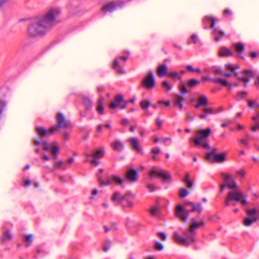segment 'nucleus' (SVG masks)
Here are the masks:
<instances>
[{
	"label": "nucleus",
	"instance_id": "nucleus-11",
	"mask_svg": "<svg viewBox=\"0 0 259 259\" xmlns=\"http://www.w3.org/2000/svg\"><path fill=\"white\" fill-rule=\"evenodd\" d=\"M217 149H212L211 152L205 155V160L210 163H222L224 162L226 159V154L225 153L217 154Z\"/></svg>",
	"mask_w": 259,
	"mask_h": 259
},
{
	"label": "nucleus",
	"instance_id": "nucleus-39",
	"mask_svg": "<svg viewBox=\"0 0 259 259\" xmlns=\"http://www.w3.org/2000/svg\"><path fill=\"white\" fill-rule=\"evenodd\" d=\"M112 146L114 150L120 151L123 147V145L119 141H116L113 144Z\"/></svg>",
	"mask_w": 259,
	"mask_h": 259
},
{
	"label": "nucleus",
	"instance_id": "nucleus-43",
	"mask_svg": "<svg viewBox=\"0 0 259 259\" xmlns=\"http://www.w3.org/2000/svg\"><path fill=\"white\" fill-rule=\"evenodd\" d=\"M56 168L64 170L66 168V164L62 161H58L56 163Z\"/></svg>",
	"mask_w": 259,
	"mask_h": 259
},
{
	"label": "nucleus",
	"instance_id": "nucleus-27",
	"mask_svg": "<svg viewBox=\"0 0 259 259\" xmlns=\"http://www.w3.org/2000/svg\"><path fill=\"white\" fill-rule=\"evenodd\" d=\"M12 236L10 234V230H7L0 237L1 244H5L7 242L12 240Z\"/></svg>",
	"mask_w": 259,
	"mask_h": 259
},
{
	"label": "nucleus",
	"instance_id": "nucleus-50",
	"mask_svg": "<svg viewBox=\"0 0 259 259\" xmlns=\"http://www.w3.org/2000/svg\"><path fill=\"white\" fill-rule=\"evenodd\" d=\"M159 212V208L156 206H152L150 210V212L152 215H156Z\"/></svg>",
	"mask_w": 259,
	"mask_h": 259
},
{
	"label": "nucleus",
	"instance_id": "nucleus-30",
	"mask_svg": "<svg viewBox=\"0 0 259 259\" xmlns=\"http://www.w3.org/2000/svg\"><path fill=\"white\" fill-rule=\"evenodd\" d=\"M104 100V97H100L98 100L96 110L98 113L100 114H102L104 113V107L103 106V103Z\"/></svg>",
	"mask_w": 259,
	"mask_h": 259
},
{
	"label": "nucleus",
	"instance_id": "nucleus-35",
	"mask_svg": "<svg viewBox=\"0 0 259 259\" xmlns=\"http://www.w3.org/2000/svg\"><path fill=\"white\" fill-rule=\"evenodd\" d=\"M33 143H34V145L35 146L41 144L42 145V149L45 151H49V150L50 147L49 146L48 144L47 143V142L46 141H45L43 140H41V141L35 140L34 141Z\"/></svg>",
	"mask_w": 259,
	"mask_h": 259
},
{
	"label": "nucleus",
	"instance_id": "nucleus-33",
	"mask_svg": "<svg viewBox=\"0 0 259 259\" xmlns=\"http://www.w3.org/2000/svg\"><path fill=\"white\" fill-rule=\"evenodd\" d=\"M183 181L186 184L188 188H191L193 186V182L190 180V176L188 172L185 173V176L183 179Z\"/></svg>",
	"mask_w": 259,
	"mask_h": 259
},
{
	"label": "nucleus",
	"instance_id": "nucleus-42",
	"mask_svg": "<svg viewBox=\"0 0 259 259\" xmlns=\"http://www.w3.org/2000/svg\"><path fill=\"white\" fill-rule=\"evenodd\" d=\"M50 147L49 150L51 154H58L59 153V148L58 146L52 144H48Z\"/></svg>",
	"mask_w": 259,
	"mask_h": 259
},
{
	"label": "nucleus",
	"instance_id": "nucleus-40",
	"mask_svg": "<svg viewBox=\"0 0 259 259\" xmlns=\"http://www.w3.org/2000/svg\"><path fill=\"white\" fill-rule=\"evenodd\" d=\"M32 239L33 236L31 234L26 236L24 241L25 242V246L26 247H28L32 245Z\"/></svg>",
	"mask_w": 259,
	"mask_h": 259
},
{
	"label": "nucleus",
	"instance_id": "nucleus-28",
	"mask_svg": "<svg viewBox=\"0 0 259 259\" xmlns=\"http://www.w3.org/2000/svg\"><path fill=\"white\" fill-rule=\"evenodd\" d=\"M167 67L165 64H162L157 68V75L159 77H162L165 75H167Z\"/></svg>",
	"mask_w": 259,
	"mask_h": 259
},
{
	"label": "nucleus",
	"instance_id": "nucleus-53",
	"mask_svg": "<svg viewBox=\"0 0 259 259\" xmlns=\"http://www.w3.org/2000/svg\"><path fill=\"white\" fill-rule=\"evenodd\" d=\"M157 235L162 241H165L166 239V235L164 233L158 232Z\"/></svg>",
	"mask_w": 259,
	"mask_h": 259
},
{
	"label": "nucleus",
	"instance_id": "nucleus-4",
	"mask_svg": "<svg viewBox=\"0 0 259 259\" xmlns=\"http://www.w3.org/2000/svg\"><path fill=\"white\" fill-rule=\"evenodd\" d=\"M208 101L207 97L204 95H200L196 103L194 105V107L196 109H199L203 107L201 109L202 113L198 115L201 119H204L208 115L214 114L220 112L222 110V107H220L217 109H214L210 107H207Z\"/></svg>",
	"mask_w": 259,
	"mask_h": 259
},
{
	"label": "nucleus",
	"instance_id": "nucleus-31",
	"mask_svg": "<svg viewBox=\"0 0 259 259\" xmlns=\"http://www.w3.org/2000/svg\"><path fill=\"white\" fill-rule=\"evenodd\" d=\"M83 103L84 105L85 109L89 111L92 109L93 107L92 101L87 97H84L82 99Z\"/></svg>",
	"mask_w": 259,
	"mask_h": 259
},
{
	"label": "nucleus",
	"instance_id": "nucleus-61",
	"mask_svg": "<svg viewBox=\"0 0 259 259\" xmlns=\"http://www.w3.org/2000/svg\"><path fill=\"white\" fill-rule=\"evenodd\" d=\"M62 138L65 141H66V140H68L69 138V133H68L67 132H65L63 134V136H62Z\"/></svg>",
	"mask_w": 259,
	"mask_h": 259
},
{
	"label": "nucleus",
	"instance_id": "nucleus-9",
	"mask_svg": "<svg viewBox=\"0 0 259 259\" xmlns=\"http://www.w3.org/2000/svg\"><path fill=\"white\" fill-rule=\"evenodd\" d=\"M149 175L150 179H152L154 176L161 178L163 183H169L171 182V176L169 172L157 167H153L149 172Z\"/></svg>",
	"mask_w": 259,
	"mask_h": 259
},
{
	"label": "nucleus",
	"instance_id": "nucleus-5",
	"mask_svg": "<svg viewBox=\"0 0 259 259\" xmlns=\"http://www.w3.org/2000/svg\"><path fill=\"white\" fill-rule=\"evenodd\" d=\"M112 200L116 203L117 205L122 207V209L126 211L127 208L133 207V198L130 192L122 194L120 192H115L111 197Z\"/></svg>",
	"mask_w": 259,
	"mask_h": 259
},
{
	"label": "nucleus",
	"instance_id": "nucleus-34",
	"mask_svg": "<svg viewBox=\"0 0 259 259\" xmlns=\"http://www.w3.org/2000/svg\"><path fill=\"white\" fill-rule=\"evenodd\" d=\"M175 98L174 105L179 106L180 109H182L183 107L182 101H185V99L179 95H176Z\"/></svg>",
	"mask_w": 259,
	"mask_h": 259
},
{
	"label": "nucleus",
	"instance_id": "nucleus-10",
	"mask_svg": "<svg viewBox=\"0 0 259 259\" xmlns=\"http://www.w3.org/2000/svg\"><path fill=\"white\" fill-rule=\"evenodd\" d=\"M84 155L87 158L84 162H90L94 166H97L99 164V161L97 159L104 156V151L103 149H100L96 150L95 153H93V151H91L89 153L85 152Z\"/></svg>",
	"mask_w": 259,
	"mask_h": 259
},
{
	"label": "nucleus",
	"instance_id": "nucleus-29",
	"mask_svg": "<svg viewBox=\"0 0 259 259\" xmlns=\"http://www.w3.org/2000/svg\"><path fill=\"white\" fill-rule=\"evenodd\" d=\"M234 48L236 52L238 53V56L243 59L244 57L242 56L241 53L244 51L245 48L244 45L241 42H237L234 45Z\"/></svg>",
	"mask_w": 259,
	"mask_h": 259
},
{
	"label": "nucleus",
	"instance_id": "nucleus-15",
	"mask_svg": "<svg viewBox=\"0 0 259 259\" xmlns=\"http://www.w3.org/2000/svg\"><path fill=\"white\" fill-rule=\"evenodd\" d=\"M141 85L147 90H151L155 87V79L152 71H149L147 75L144 77Z\"/></svg>",
	"mask_w": 259,
	"mask_h": 259
},
{
	"label": "nucleus",
	"instance_id": "nucleus-25",
	"mask_svg": "<svg viewBox=\"0 0 259 259\" xmlns=\"http://www.w3.org/2000/svg\"><path fill=\"white\" fill-rule=\"evenodd\" d=\"M129 141L134 150L138 153L143 154L142 150L139 146V142L137 138H131Z\"/></svg>",
	"mask_w": 259,
	"mask_h": 259
},
{
	"label": "nucleus",
	"instance_id": "nucleus-2",
	"mask_svg": "<svg viewBox=\"0 0 259 259\" xmlns=\"http://www.w3.org/2000/svg\"><path fill=\"white\" fill-rule=\"evenodd\" d=\"M191 223L190 229L184 230L182 236H180L176 232L174 233L173 238L176 242L185 246H188L195 242L194 232L200 227V225L194 218L191 219Z\"/></svg>",
	"mask_w": 259,
	"mask_h": 259
},
{
	"label": "nucleus",
	"instance_id": "nucleus-64",
	"mask_svg": "<svg viewBox=\"0 0 259 259\" xmlns=\"http://www.w3.org/2000/svg\"><path fill=\"white\" fill-rule=\"evenodd\" d=\"M173 47L180 51H182L183 50L182 47L176 43H173Z\"/></svg>",
	"mask_w": 259,
	"mask_h": 259
},
{
	"label": "nucleus",
	"instance_id": "nucleus-38",
	"mask_svg": "<svg viewBox=\"0 0 259 259\" xmlns=\"http://www.w3.org/2000/svg\"><path fill=\"white\" fill-rule=\"evenodd\" d=\"M213 81L214 83H219L223 87H227L228 85H230V83L228 82L224 78H215V79Z\"/></svg>",
	"mask_w": 259,
	"mask_h": 259
},
{
	"label": "nucleus",
	"instance_id": "nucleus-21",
	"mask_svg": "<svg viewBox=\"0 0 259 259\" xmlns=\"http://www.w3.org/2000/svg\"><path fill=\"white\" fill-rule=\"evenodd\" d=\"M200 81L196 79H190L188 80L186 84H184L179 87V90L182 95H184L189 92V89H192L197 86Z\"/></svg>",
	"mask_w": 259,
	"mask_h": 259
},
{
	"label": "nucleus",
	"instance_id": "nucleus-49",
	"mask_svg": "<svg viewBox=\"0 0 259 259\" xmlns=\"http://www.w3.org/2000/svg\"><path fill=\"white\" fill-rule=\"evenodd\" d=\"M154 248L156 250L161 251L163 249V245L159 242L156 241L154 244Z\"/></svg>",
	"mask_w": 259,
	"mask_h": 259
},
{
	"label": "nucleus",
	"instance_id": "nucleus-8",
	"mask_svg": "<svg viewBox=\"0 0 259 259\" xmlns=\"http://www.w3.org/2000/svg\"><path fill=\"white\" fill-rule=\"evenodd\" d=\"M225 68L227 70L231 71L234 77L243 82L245 87L247 86V83L254 76V72L250 70H243L239 72H236L235 71L234 67L230 64H226Z\"/></svg>",
	"mask_w": 259,
	"mask_h": 259
},
{
	"label": "nucleus",
	"instance_id": "nucleus-63",
	"mask_svg": "<svg viewBox=\"0 0 259 259\" xmlns=\"http://www.w3.org/2000/svg\"><path fill=\"white\" fill-rule=\"evenodd\" d=\"M41 158L45 161H48L50 159V157L44 153L41 154Z\"/></svg>",
	"mask_w": 259,
	"mask_h": 259
},
{
	"label": "nucleus",
	"instance_id": "nucleus-19",
	"mask_svg": "<svg viewBox=\"0 0 259 259\" xmlns=\"http://www.w3.org/2000/svg\"><path fill=\"white\" fill-rule=\"evenodd\" d=\"M69 124V121L65 119L62 113H58L57 114V124L52 127L56 129V134H59L60 133L59 128L67 127Z\"/></svg>",
	"mask_w": 259,
	"mask_h": 259
},
{
	"label": "nucleus",
	"instance_id": "nucleus-47",
	"mask_svg": "<svg viewBox=\"0 0 259 259\" xmlns=\"http://www.w3.org/2000/svg\"><path fill=\"white\" fill-rule=\"evenodd\" d=\"M247 94V92L244 91L238 92L237 94L236 100H239L240 99L244 98V96L246 95Z\"/></svg>",
	"mask_w": 259,
	"mask_h": 259
},
{
	"label": "nucleus",
	"instance_id": "nucleus-14",
	"mask_svg": "<svg viewBox=\"0 0 259 259\" xmlns=\"http://www.w3.org/2000/svg\"><path fill=\"white\" fill-rule=\"evenodd\" d=\"M129 55L130 52H127L126 56L118 57L114 59L112 68L118 73L123 74L125 73L123 70V66L128 59Z\"/></svg>",
	"mask_w": 259,
	"mask_h": 259
},
{
	"label": "nucleus",
	"instance_id": "nucleus-32",
	"mask_svg": "<svg viewBox=\"0 0 259 259\" xmlns=\"http://www.w3.org/2000/svg\"><path fill=\"white\" fill-rule=\"evenodd\" d=\"M167 76L174 80H179L181 82H183L181 75L176 71L168 72Z\"/></svg>",
	"mask_w": 259,
	"mask_h": 259
},
{
	"label": "nucleus",
	"instance_id": "nucleus-20",
	"mask_svg": "<svg viewBox=\"0 0 259 259\" xmlns=\"http://www.w3.org/2000/svg\"><path fill=\"white\" fill-rule=\"evenodd\" d=\"M242 197L243 193L240 191H230L228 193L227 199L225 200V205L228 206L231 205V201L232 200L240 201Z\"/></svg>",
	"mask_w": 259,
	"mask_h": 259
},
{
	"label": "nucleus",
	"instance_id": "nucleus-44",
	"mask_svg": "<svg viewBox=\"0 0 259 259\" xmlns=\"http://www.w3.org/2000/svg\"><path fill=\"white\" fill-rule=\"evenodd\" d=\"M189 194L188 191L185 188H181L179 190V196L181 197H185Z\"/></svg>",
	"mask_w": 259,
	"mask_h": 259
},
{
	"label": "nucleus",
	"instance_id": "nucleus-62",
	"mask_svg": "<svg viewBox=\"0 0 259 259\" xmlns=\"http://www.w3.org/2000/svg\"><path fill=\"white\" fill-rule=\"evenodd\" d=\"M31 184V181L29 180H25L23 181L24 187H28Z\"/></svg>",
	"mask_w": 259,
	"mask_h": 259
},
{
	"label": "nucleus",
	"instance_id": "nucleus-22",
	"mask_svg": "<svg viewBox=\"0 0 259 259\" xmlns=\"http://www.w3.org/2000/svg\"><path fill=\"white\" fill-rule=\"evenodd\" d=\"M35 130L38 135L41 138L48 137L56 134V129L52 126L49 129H46L41 126H36Z\"/></svg>",
	"mask_w": 259,
	"mask_h": 259
},
{
	"label": "nucleus",
	"instance_id": "nucleus-55",
	"mask_svg": "<svg viewBox=\"0 0 259 259\" xmlns=\"http://www.w3.org/2000/svg\"><path fill=\"white\" fill-rule=\"evenodd\" d=\"M107 242L108 243V244L104 245L103 246V250L104 252H107L108 250V249H109V247L110 246L111 242L109 240H107Z\"/></svg>",
	"mask_w": 259,
	"mask_h": 259
},
{
	"label": "nucleus",
	"instance_id": "nucleus-52",
	"mask_svg": "<svg viewBox=\"0 0 259 259\" xmlns=\"http://www.w3.org/2000/svg\"><path fill=\"white\" fill-rule=\"evenodd\" d=\"M147 187L150 192H153L157 189V187L153 184H148L147 185Z\"/></svg>",
	"mask_w": 259,
	"mask_h": 259
},
{
	"label": "nucleus",
	"instance_id": "nucleus-16",
	"mask_svg": "<svg viewBox=\"0 0 259 259\" xmlns=\"http://www.w3.org/2000/svg\"><path fill=\"white\" fill-rule=\"evenodd\" d=\"M128 102L123 100L122 94H117L114 99V101L109 105V108L111 109H115L117 107H120L121 109H124L126 107Z\"/></svg>",
	"mask_w": 259,
	"mask_h": 259
},
{
	"label": "nucleus",
	"instance_id": "nucleus-46",
	"mask_svg": "<svg viewBox=\"0 0 259 259\" xmlns=\"http://www.w3.org/2000/svg\"><path fill=\"white\" fill-rule=\"evenodd\" d=\"M161 86L162 88L166 89L167 91H170L172 88V86L166 80L162 82Z\"/></svg>",
	"mask_w": 259,
	"mask_h": 259
},
{
	"label": "nucleus",
	"instance_id": "nucleus-37",
	"mask_svg": "<svg viewBox=\"0 0 259 259\" xmlns=\"http://www.w3.org/2000/svg\"><path fill=\"white\" fill-rule=\"evenodd\" d=\"M151 105L150 101L147 100H143L140 103V106L143 110H146Z\"/></svg>",
	"mask_w": 259,
	"mask_h": 259
},
{
	"label": "nucleus",
	"instance_id": "nucleus-1",
	"mask_svg": "<svg viewBox=\"0 0 259 259\" xmlns=\"http://www.w3.org/2000/svg\"><path fill=\"white\" fill-rule=\"evenodd\" d=\"M60 13L59 8H53L40 20L32 22L28 27L29 35L31 36H43L47 30L55 24V19Z\"/></svg>",
	"mask_w": 259,
	"mask_h": 259
},
{
	"label": "nucleus",
	"instance_id": "nucleus-59",
	"mask_svg": "<svg viewBox=\"0 0 259 259\" xmlns=\"http://www.w3.org/2000/svg\"><path fill=\"white\" fill-rule=\"evenodd\" d=\"M162 120L159 118L157 117L156 119V124L159 127H160L162 125Z\"/></svg>",
	"mask_w": 259,
	"mask_h": 259
},
{
	"label": "nucleus",
	"instance_id": "nucleus-51",
	"mask_svg": "<svg viewBox=\"0 0 259 259\" xmlns=\"http://www.w3.org/2000/svg\"><path fill=\"white\" fill-rule=\"evenodd\" d=\"M232 15V12L229 8H227V9H225V10L223 12V15L225 17H229Z\"/></svg>",
	"mask_w": 259,
	"mask_h": 259
},
{
	"label": "nucleus",
	"instance_id": "nucleus-26",
	"mask_svg": "<svg viewBox=\"0 0 259 259\" xmlns=\"http://www.w3.org/2000/svg\"><path fill=\"white\" fill-rule=\"evenodd\" d=\"M219 55L222 57H228L233 55V52L229 49L222 47L220 49Z\"/></svg>",
	"mask_w": 259,
	"mask_h": 259
},
{
	"label": "nucleus",
	"instance_id": "nucleus-24",
	"mask_svg": "<svg viewBox=\"0 0 259 259\" xmlns=\"http://www.w3.org/2000/svg\"><path fill=\"white\" fill-rule=\"evenodd\" d=\"M204 73L208 75L214 74V75H222L223 74V71L219 68H217L215 66H212L210 68H205L204 70Z\"/></svg>",
	"mask_w": 259,
	"mask_h": 259
},
{
	"label": "nucleus",
	"instance_id": "nucleus-56",
	"mask_svg": "<svg viewBox=\"0 0 259 259\" xmlns=\"http://www.w3.org/2000/svg\"><path fill=\"white\" fill-rule=\"evenodd\" d=\"M202 79L203 81H210L211 82H212L214 83V80L215 79V78H212V77H210L209 76H203L202 77Z\"/></svg>",
	"mask_w": 259,
	"mask_h": 259
},
{
	"label": "nucleus",
	"instance_id": "nucleus-7",
	"mask_svg": "<svg viewBox=\"0 0 259 259\" xmlns=\"http://www.w3.org/2000/svg\"><path fill=\"white\" fill-rule=\"evenodd\" d=\"M215 19L213 17L205 16L202 20V26L204 29H207L209 27L212 29V35L215 41H219L223 37L225 33L219 28L214 27Z\"/></svg>",
	"mask_w": 259,
	"mask_h": 259
},
{
	"label": "nucleus",
	"instance_id": "nucleus-41",
	"mask_svg": "<svg viewBox=\"0 0 259 259\" xmlns=\"http://www.w3.org/2000/svg\"><path fill=\"white\" fill-rule=\"evenodd\" d=\"M198 41V36L196 34L193 33L192 34L190 38L188 39V40L187 41V44L188 45H189L191 43L196 44Z\"/></svg>",
	"mask_w": 259,
	"mask_h": 259
},
{
	"label": "nucleus",
	"instance_id": "nucleus-12",
	"mask_svg": "<svg viewBox=\"0 0 259 259\" xmlns=\"http://www.w3.org/2000/svg\"><path fill=\"white\" fill-rule=\"evenodd\" d=\"M103 171V169L100 168L99 170V174H97L98 180L100 185L103 186L109 185L111 184L112 182L116 184H119L121 185H122L124 180L118 176L113 175L111 179L109 177H107L106 180H103L102 177L100 176V174H102Z\"/></svg>",
	"mask_w": 259,
	"mask_h": 259
},
{
	"label": "nucleus",
	"instance_id": "nucleus-57",
	"mask_svg": "<svg viewBox=\"0 0 259 259\" xmlns=\"http://www.w3.org/2000/svg\"><path fill=\"white\" fill-rule=\"evenodd\" d=\"M130 123L129 120L127 118H122L120 121V124L123 126H125Z\"/></svg>",
	"mask_w": 259,
	"mask_h": 259
},
{
	"label": "nucleus",
	"instance_id": "nucleus-54",
	"mask_svg": "<svg viewBox=\"0 0 259 259\" xmlns=\"http://www.w3.org/2000/svg\"><path fill=\"white\" fill-rule=\"evenodd\" d=\"M105 90V88L103 85H99L97 88V91L99 94L100 97H103V95H101L102 93L104 92Z\"/></svg>",
	"mask_w": 259,
	"mask_h": 259
},
{
	"label": "nucleus",
	"instance_id": "nucleus-17",
	"mask_svg": "<svg viewBox=\"0 0 259 259\" xmlns=\"http://www.w3.org/2000/svg\"><path fill=\"white\" fill-rule=\"evenodd\" d=\"M224 184L220 186V192L222 193L225 187L232 189V191H239L237 187V184L236 182L231 179L229 175H226L224 178Z\"/></svg>",
	"mask_w": 259,
	"mask_h": 259
},
{
	"label": "nucleus",
	"instance_id": "nucleus-45",
	"mask_svg": "<svg viewBox=\"0 0 259 259\" xmlns=\"http://www.w3.org/2000/svg\"><path fill=\"white\" fill-rule=\"evenodd\" d=\"M248 105L252 108H259V104H257L255 103V101L251 100H248Z\"/></svg>",
	"mask_w": 259,
	"mask_h": 259
},
{
	"label": "nucleus",
	"instance_id": "nucleus-60",
	"mask_svg": "<svg viewBox=\"0 0 259 259\" xmlns=\"http://www.w3.org/2000/svg\"><path fill=\"white\" fill-rule=\"evenodd\" d=\"M257 54H258V53H257V52H250V53L249 54V56L252 59H254L257 57Z\"/></svg>",
	"mask_w": 259,
	"mask_h": 259
},
{
	"label": "nucleus",
	"instance_id": "nucleus-3",
	"mask_svg": "<svg viewBox=\"0 0 259 259\" xmlns=\"http://www.w3.org/2000/svg\"><path fill=\"white\" fill-rule=\"evenodd\" d=\"M202 209L201 203H195L190 201H186L184 203V206L179 205L177 206L175 214L182 221L186 222L190 212H196L199 215Z\"/></svg>",
	"mask_w": 259,
	"mask_h": 259
},
{
	"label": "nucleus",
	"instance_id": "nucleus-18",
	"mask_svg": "<svg viewBox=\"0 0 259 259\" xmlns=\"http://www.w3.org/2000/svg\"><path fill=\"white\" fill-rule=\"evenodd\" d=\"M125 3L123 0H117L116 4L114 2H110L102 8V11L104 13H111L116 10V7H122Z\"/></svg>",
	"mask_w": 259,
	"mask_h": 259
},
{
	"label": "nucleus",
	"instance_id": "nucleus-58",
	"mask_svg": "<svg viewBox=\"0 0 259 259\" xmlns=\"http://www.w3.org/2000/svg\"><path fill=\"white\" fill-rule=\"evenodd\" d=\"M160 152V150L158 148H154L151 150V153L155 155L158 154Z\"/></svg>",
	"mask_w": 259,
	"mask_h": 259
},
{
	"label": "nucleus",
	"instance_id": "nucleus-13",
	"mask_svg": "<svg viewBox=\"0 0 259 259\" xmlns=\"http://www.w3.org/2000/svg\"><path fill=\"white\" fill-rule=\"evenodd\" d=\"M247 217L243 220L245 226H250L259 219V211L255 208H249L246 210Z\"/></svg>",
	"mask_w": 259,
	"mask_h": 259
},
{
	"label": "nucleus",
	"instance_id": "nucleus-6",
	"mask_svg": "<svg viewBox=\"0 0 259 259\" xmlns=\"http://www.w3.org/2000/svg\"><path fill=\"white\" fill-rule=\"evenodd\" d=\"M211 132V131L209 128L198 131L193 141L194 144L205 150H209L210 147L207 142V140Z\"/></svg>",
	"mask_w": 259,
	"mask_h": 259
},
{
	"label": "nucleus",
	"instance_id": "nucleus-23",
	"mask_svg": "<svg viewBox=\"0 0 259 259\" xmlns=\"http://www.w3.org/2000/svg\"><path fill=\"white\" fill-rule=\"evenodd\" d=\"M132 165L127 166V171L125 174L126 178L131 181H136L138 178V170L132 168Z\"/></svg>",
	"mask_w": 259,
	"mask_h": 259
},
{
	"label": "nucleus",
	"instance_id": "nucleus-48",
	"mask_svg": "<svg viewBox=\"0 0 259 259\" xmlns=\"http://www.w3.org/2000/svg\"><path fill=\"white\" fill-rule=\"evenodd\" d=\"M171 141V139L170 138H167V137H165V138H155L154 139V142L155 143H165L166 141Z\"/></svg>",
	"mask_w": 259,
	"mask_h": 259
},
{
	"label": "nucleus",
	"instance_id": "nucleus-36",
	"mask_svg": "<svg viewBox=\"0 0 259 259\" xmlns=\"http://www.w3.org/2000/svg\"><path fill=\"white\" fill-rule=\"evenodd\" d=\"M252 119L256 123L255 124L251 127V131L253 132L256 131L257 130L259 131V121H257V119H259V113H258L256 116H253L252 117Z\"/></svg>",
	"mask_w": 259,
	"mask_h": 259
}]
</instances>
